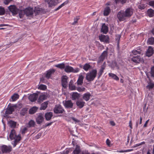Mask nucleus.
Here are the masks:
<instances>
[{
	"label": "nucleus",
	"mask_w": 154,
	"mask_h": 154,
	"mask_svg": "<svg viewBox=\"0 0 154 154\" xmlns=\"http://www.w3.org/2000/svg\"><path fill=\"white\" fill-rule=\"evenodd\" d=\"M133 12L134 9L131 8H127L125 11L121 10L117 14V18L120 21H124L126 18L130 17Z\"/></svg>",
	"instance_id": "1"
},
{
	"label": "nucleus",
	"mask_w": 154,
	"mask_h": 154,
	"mask_svg": "<svg viewBox=\"0 0 154 154\" xmlns=\"http://www.w3.org/2000/svg\"><path fill=\"white\" fill-rule=\"evenodd\" d=\"M9 138L11 140H14L12 143L14 147L16 146L21 139L20 135L18 134L17 135L16 131L14 129L11 130L9 135Z\"/></svg>",
	"instance_id": "2"
},
{
	"label": "nucleus",
	"mask_w": 154,
	"mask_h": 154,
	"mask_svg": "<svg viewBox=\"0 0 154 154\" xmlns=\"http://www.w3.org/2000/svg\"><path fill=\"white\" fill-rule=\"evenodd\" d=\"M97 74V71L96 69H93L90 72L86 74V79L88 82L93 81L96 77Z\"/></svg>",
	"instance_id": "3"
},
{
	"label": "nucleus",
	"mask_w": 154,
	"mask_h": 154,
	"mask_svg": "<svg viewBox=\"0 0 154 154\" xmlns=\"http://www.w3.org/2000/svg\"><path fill=\"white\" fill-rule=\"evenodd\" d=\"M54 112L55 114H61L65 112L63 107L60 104L55 106L53 109Z\"/></svg>",
	"instance_id": "4"
},
{
	"label": "nucleus",
	"mask_w": 154,
	"mask_h": 154,
	"mask_svg": "<svg viewBox=\"0 0 154 154\" xmlns=\"http://www.w3.org/2000/svg\"><path fill=\"white\" fill-rule=\"evenodd\" d=\"M79 69L78 68H76L74 69L72 67L68 65L65 66L64 71L67 73L73 72L77 73L79 71Z\"/></svg>",
	"instance_id": "5"
},
{
	"label": "nucleus",
	"mask_w": 154,
	"mask_h": 154,
	"mask_svg": "<svg viewBox=\"0 0 154 154\" xmlns=\"http://www.w3.org/2000/svg\"><path fill=\"white\" fill-rule=\"evenodd\" d=\"M34 11L37 14H45L47 10L38 7H36L35 8Z\"/></svg>",
	"instance_id": "6"
},
{
	"label": "nucleus",
	"mask_w": 154,
	"mask_h": 154,
	"mask_svg": "<svg viewBox=\"0 0 154 154\" xmlns=\"http://www.w3.org/2000/svg\"><path fill=\"white\" fill-rule=\"evenodd\" d=\"M44 116L42 113L38 114L36 119V121L38 124H41L44 121Z\"/></svg>",
	"instance_id": "7"
},
{
	"label": "nucleus",
	"mask_w": 154,
	"mask_h": 154,
	"mask_svg": "<svg viewBox=\"0 0 154 154\" xmlns=\"http://www.w3.org/2000/svg\"><path fill=\"white\" fill-rule=\"evenodd\" d=\"M63 103L66 108L71 109L73 107V103L71 100L63 101Z\"/></svg>",
	"instance_id": "8"
},
{
	"label": "nucleus",
	"mask_w": 154,
	"mask_h": 154,
	"mask_svg": "<svg viewBox=\"0 0 154 154\" xmlns=\"http://www.w3.org/2000/svg\"><path fill=\"white\" fill-rule=\"evenodd\" d=\"M12 147L11 146H8L4 145L2 147V151L3 153L10 152L12 151Z\"/></svg>",
	"instance_id": "9"
},
{
	"label": "nucleus",
	"mask_w": 154,
	"mask_h": 154,
	"mask_svg": "<svg viewBox=\"0 0 154 154\" xmlns=\"http://www.w3.org/2000/svg\"><path fill=\"white\" fill-rule=\"evenodd\" d=\"M99 38L101 42H103L106 43H109V38L108 35H101L99 36Z\"/></svg>",
	"instance_id": "10"
},
{
	"label": "nucleus",
	"mask_w": 154,
	"mask_h": 154,
	"mask_svg": "<svg viewBox=\"0 0 154 154\" xmlns=\"http://www.w3.org/2000/svg\"><path fill=\"white\" fill-rule=\"evenodd\" d=\"M8 8L10 11L12 13L13 15H15L17 14L18 9L15 6L11 5Z\"/></svg>",
	"instance_id": "11"
},
{
	"label": "nucleus",
	"mask_w": 154,
	"mask_h": 154,
	"mask_svg": "<svg viewBox=\"0 0 154 154\" xmlns=\"http://www.w3.org/2000/svg\"><path fill=\"white\" fill-rule=\"evenodd\" d=\"M23 11L24 14L27 16H31L33 14V9L30 7L26 8Z\"/></svg>",
	"instance_id": "12"
},
{
	"label": "nucleus",
	"mask_w": 154,
	"mask_h": 154,
	"mask_svg": "<svg viewBox=\"0 0 154 154\" xmlns=\"http://www.w3.org/2000/svg\"><path fill=\"white\" fill-rule=\"evenodd\" d=\"M107 51H104L103 52L101 55L99 57V60L97 61L98 63H100L103 61L105 57L107 56Z\"/></svg>",
	"instance_id": "13"
},
{
	"label": "nucleus",
	"mask_w": 154,
	"mask_h": 154,
	"mask_svg": "<svg viewBox=\"0 0 154 154\" xmlns=\"http://www.w3.org/2000/svg\"><path fill=\"white\" fill-rule=\"evenodd\" d=\"M131 60L136 63H139L140 62H143V59L140 56L137 55L133 57L131 59Z\"/></svg>",
	"instance_id": "14"
},
{
	"label": "nucleus",
	"mask_w": 154,
	"mask_h": 154,
	"mask_svg": "<svg viewBox=\"0 0 154 154\" xmlns=\"http://www.w3.org/2000/svg\"><path fill=\"white\" fill-rule=\"evenodd\" d=\"M76 103L78 107L80 109H81L84 106L85 103L82 99H80L76 101Z\"/></svg>",
	"instance_id": "15"
},
{
	"label": "nucleus",
	"mask_w": 154,
	"mask_h": 154,
	"mask_svg": "<svg viewBox=\"0 0 154 154\" xmlns=\"http://www.w3.org/2000/svg\"><path fill=\"white\" fill-rule=\"evenodd\" d=\"M38 97V94L37 93H33L30 94L29 97V99L32 102L35 101Z\"/></svg>",
	"instance_id": "16"
},
{
	"label": "nucleus",
	"mask_w": 154,
	"mask_h": 154,
	"mask_svg": "<svg viewBox=\"0 0 154 154\" xmlns=\"http://www.w3.org/2000/svg\"><path fill=\"white\" fill-rule=\"evenodd\" d=\"M14 106H8V107L6 109L5 115L6 116H7V115H9L12 114V112L14 111Z\"/></svg>",
	"instance_id": "17"
},
{
	"label": "nucleus",
	"mask_w": 154,
	"mask_h": 154,
	"mask_svg": "<svg viewBox=\"0 0 154 154\" xmlns=\"http://www.w3.org/2000/svg\"><path fill=\"white\" fill-rule=\"evenodd\" d=\"M67 79L68 77L66 75L63 76L62 77L61 82L62 85L64 88H66L67 87Z\"/></svg>",
	"instance_id": "18"
},
{
	"label": "nucleus",
	"mask_w": 154,
	"mask_h": 154,
	"mask_svg": "<svg viewBox=\"0 0 154 154\" xmlns=\"http://www.w3.org/2000/svg\"><path fill=\"white\" fill-rule=\"evenodd\" d=\"M55 70L54 69H50L46 72L45 76L47 79L50 78L52 74H53L55 72Z\"/></svg>",
	"instance_id": "19"
},
{
	"label": "nucleus",
	"mask_w": 154,
	"mask_h": 154,
	"mask_svg": "<svg viewBox=\"0 0 154 154\" xmlns=\"http://www.w3.org/2000/svg\"><path fill=\"white\" fill-rule=\"evenodd\" d=\"M154 53V50L151 46H149L146 52V56L150 57Z\"/></svg>",
	"instance_id": "20"
},
{
	"label": "nucleus",
	"mask_w": 154,
	"mask_h": 154,
	"mask_svg": "<svg viewBox=\"0 0 154 154\" xmlns=\"http://www.w3.org/2000/svg\"><path fill=\"white\" fill-rule=\"evenodd\" d=\"M106 63L105 62H104L103 65L101 66V68L100 69L98 73L99 77H100L102 74L103 70L105 69L106 67Z\"/></svg>",
	"instance_id": "21"
},
{
	"label": "nucleus",
	"mask_w": 154,
	"mask_h": 154,
	"mask_svg": "<svg viewBox=\"0 0 154 154\" xmlns=\"http://www.w3.org/2000/svg\"><path fill=\"white\" fill-rule=\"evenodd\" d=\"M45 2L47 3L49 7L56 5V4L54 0H45Z\"/></svg>",
	"instance_id": "22"
},
{
	"label": "nucleus",
	"mask_w": 154,
	"mask_h": 154,
	"mask_svg": "<svg viewBox=\"0 0 154 154\" xmlns=\"http://www.w3.org/2000/svg\"><path fill=\"white\" fill-rule=\"evenodd\" d=\"M53 113L51 112H47L45 115V119L47 121L50 120L51 119Z\"/></svg>",
	"instance_id": "23"
},
{
	"label": "nucleus",
	"mask_w": 154,
	"mask_h": 154,
	"mask_svg": "<svg viewBox=\"0 0 154 154\" xmlns=\"http://www.w3.org/2000/svg\"><path fill=\"white\" fill-rule=\"evenodd\" d=\"M9 126L11 128H15L16 126L17 122L12 120H10L8 122Z\"/></svg>",
	"instance_id": "24"
},
{
	"label": "nucleus",
	"mask_w": 154,
	"mask_h": 154,
	"mask_svg": "<svg viewBox=\"0 0 154 154\" xmlns=\"http://www.w3.org/2000/svg\"><path fill=\"white\" fill-rule=\"evenodd\" d=\"M101 31L103 33L106 34L108 31V27L105 23H103L102 26Z\"/></svg>",
	"instance_id": "25"
},
{
	"label": "nucleus",
	"mask_w": 154,
	"mask_h": 154,
	"mask_svg": "<svg viewBox=\"0 0 154 154\" xmlns=\"http://www.w3.org/2000/svg\"><path fill=\"white\" fill-rule=\"evenodd\" d=\"M111 11V10L110 8L108 7H106L104 10L103 15L104 16H107L109 14Z\"/></svg>",
	"instance_id": "26"
},
{
	"label": "nucleus",
	"mask_w": 154,
	"mask_h": 154,
	"mask_svg": "<svg viewBox=\"0 0 154 154\" xmlns=\"http://www.w3.org/2000/svg\"><path fill=\"white\" fill-rule=\"evenodd\" d=\"M79 97V94L77 92H74L72 95V99L73 100L78 99Z\"/></svg>",
	"instance_id": "27"
},
{
	"label": "nucleus",
	"mask_w": 154,
	"mask_h": 154,
	"mask_svg": "<svg viewBox=\"0 0 154 154\" xmlns=\"http://www.w3.org/2000/svg\"><path fill=\"white\" fill-rule=\"evenodd\" d=\"M91 96L89 93H86L84 94L83 98L85 101H88L89 100Z\"/></svg>",
	"instance_id": "28"
},
{
	"label": "nucleus",
	"mask_w": 154,
	"mask_h": 154,
	"mask_svg": "<svg viewBox=\"0 0 154 154\" xmlns=\"http://www.w3.org/2000/svg\"><path fill=\"white\" fill-rule=\"evenodd\" d=\"M84 79V77L82 75H79L77 81L78 85H82L83 83Z\"/></svg>",
	"instance_id": "29"
},
{
	"label": "nucleus",
	"mask_w": 154,
	"mask_h": 154,
	"mask_svg": "<svg viewBox=\"0 0 154 154\" xmlns=\"http://www.w3.org/2000/svg\"><path fill=\"white\" fill-rule=\"evenodd\" d=\"M38 108L36 106H34L31 108L29 110V113L33 114L37 111Z\"/></svg>",
	"instance_id": "30"
},
{
	"label": "nucleus",
	"mask_w": 154,
	"mask_h": 154,
	"mask_svg": "<svg viewBox=\"0 0 154 154\" xmlns=\"http://www.w3.org/2000/svg\"><path fill=\"white\" fill-rule=\"evenodd\" d=\"M19 97V95L17 93H14L11 97V99L13 101H16Z\"/></svg>",
	"instance_id": "31"
},
{
	"label": "nucleus",
	"mask_w": 154,
	"mask_h": 154,
	"mask_svg": "<svg viewBox=\"0 0 154 154\" xmlns=\"http://www.w3.org/2000/svg\"><path fill=\"white\" fill-rule=\"evenodd\" d=\"M69 88L71 90H75L76 89V87L73 84V81L71 80L69 85Z\"/></svg>",
	"instance_id": "32"
},
{
	"label": "nucleus",
	"mask_w": 154,
	"mask_h": 154,
	"mask_svg": "<svg viewBox=\"0 0 154 154\" xmlns=\"http://www.w3.org/2000/svg\"><path fill=\"white\" fill-rule=\"evenodd\" d=\"M45 98L46 97L45 95L43 94L41 95L38 100V102L39 103H41L44 100H45Z\"/></svg>",
	"instance_id": "33"
},
{
	"label": "nucleus",
	"mask_w": 154,
	"mask_h": 154,
	"mask_svg": "<svg viewBox=\"0 0 154 154\" xmlns=\"http://www.w3.org/2000/svg\"><path fill=\"white\" fill-rule=\"evenodd\" d=\"M48 103L45 102L43 103L41 105L40 108V110H45L47 107Z\"/></svg>",
	"instance_id": "34"
},
{
	"label": "nucleus",
	"mask_w": 154,
	"mask_h": 154,
	"mask_svg": "<svg viewBox=\"0 0 154 154\" xmlns=\"http://www.w3.org/2000/svg\"><path fill=\"white\" fill-rule=\"evenodd\" d=\"M55 66L62 69H65V64L64 63H62L55 65Z\"/></svg>",
	"instance_id": "35"
},
{
	"label": "nucleus",
	"mask_w": 154,
	"mask_h": 154,
	"mask_svg": "<svg viewBox=\"0 0 154 154\" xmlns=\"http://www.w3.org/2000/svg\"><path fill=\"white\" fill-rule=\"evenodd\" d=\"M80 147L79 146L77 145L75 149L73 151V153L74 154H79L80 152Z\"/></svg>",
	"instance_id": "36"
},
{
	"label": "nucleus",
	"mask_w": 154,
	"mask_h": 154,
	"mask_svg": "<svg viewBox=\"0 0 154 154\" xmlns=\"http://www.w3.org/2000/svg\"><path fill=\"white\" fill-rule=\"evenodd\" d=\"M91 67L89 63H86L84 65L83 68L85 70L87 71Z\"/></svg>",
	"instance_id": "37"
},
{
	"label": "nucleus",
	"mask_w": 154,
	"mask_h": 154,
	"mask_svg": "<svg viewBox=\"0 0 154 154\" xmlns=\"http://www.w3.org/2000/svg\"><path fill=\"white\" fill-rule=\"evenodd\" d=\"M154 10L153 11L152 9H150L148 10L147 11V13L148 16L150 17H153L154 15Z\"/></svg>",
	"instance_id": "38"
},
{
	"label": "nucleus",
	"mask_w": 154,
	"mask_h": 154,
	"mask_svg": "<svg viewBox=\"0 0 154 154\" xmlns=\"http://www.w3.org/2000/svg\"><path fill=\"white\" fill-rule=\"evenodd\" d=\"M109 76L111 77L113 79L116 80H119V78L118 77L114 74L112 73H109Z\"/></svg>",
	"instance_id": "39"
},
{
	"label": "nucleus",
	"mask_w": 154,
	"mask_h": 154,
	"mask_svg": "<svg viewBox=\"0 0 154 154\" xmlns=\"http://www.w3.org/2000/svg\"><path fill=\"white\" fill-rule=\"evenodd\" d=\"M27 109L26 108H23L20 111V114L23 116H24L27 112Z\"/></svg>",
	"instance_id": "40"
},
{
	"label": "nucleus",
	"mask_w": 154,
	"mask_h": 154,
	"mask_svg": "<svg viewBox=\"0 0 154 154\" xmlns=\"http://www.w3.org/2000/svg\"><path fill=\"white\" fill-rule=\"evenodd\" d=\"M68 3V1H67L63 3H62L56 9H55L54 10V11H57L59 10L60 8H61L62 7L64 6L65 5L67 4Z\"/></svg>",
	"instance_id": "41"
},
{
	"label": "nucleus",
	"mask_w": 154,
	"mask_h": 154,
	"mask_svg": "<svg viewBox=\"0 0 154 154\" xmlns=\"http://www.w3.org/2000/svg\"><path fill=\"white\" fill-rule=\"evenodd\" d=\"M127 0H115L114 4L117 5L119 2H121L122 4H123L126 3Z\"/></svg>",
	"instance_id": "42"
},
{
	"label": "nucleus",
	"mask_w": 154,
	"mask_h": 154,
	"mask_svg": "<svg viewBox=\"0 0 154 154\" xmlns=\"http://www.w3.org/2000/svg\"><path fill=\"white\" fill-rule=\"evenodd\" d=\"M35 121L32 120H30L28 123V125L29 127H33L35 125Z\"/></svg>",
	"instance_id": "43"
},
{
	"label": "nucleus",
	"mask_w": 154,
	"mask_h": 154,
	"mask_svg": "<svg viewBox=\"0 0 154 154\" xmlns=\"http://www.w3.org/2000/svg\"><path fill=\"white\" fill-rule=\"evenodd\" d=\"M47 88V86L45 85H40L38 89L41 90H45Z\"/></svg>",
	"instance_id": "44"
},
{
	"label": "nucleus",
	"mask_w": 154,
	"mask_h": 154,
	"mask_svg": "<svg viewBox=\"0 0 154 154\" xmlns=\"http://www.w3.org/2000/svg\"><path fill=\"white\" fill-rule=\"evenodd\" d=\"M121 35H116V40L117 42L118 45H119V40L121 38Z\"/></svg>",
	"instance_id": "45"
},
{
	"label": "nucleus",
	"mask_w": 154,
	"mask_h": 154,
	"mask_svg": "<svg viewBox=\"0 0 154 154\" xmlns=\"http://www.w3.org/2000/svg\"><path fill=\"white\" fill-rule=\"evenodd\" d=\"M79 17H76L74 18V22L72 23V25L76 24L78 22V21L79 20Z\"/></svg>",
	"instance_id": "46"
},
{
	"label": "nucleus",
	"mask_w": 154,
	"mask_h": 154,
	"mask_svg": "<svg viewBox=\"0 0 154 154\" xmlns=\"http://www.w3.org/2000/svg\"><path fill=\"white\" fill-rule=\"evenodd\" d=\"M148 43L149 45H152L154 43V38H152L148 40Z\"/></svg>",
	"instance_id": "47"
},
{
	"label": "nucleus",
	"mask_w": 154,
	"mask_h": 154,
	"mask_svg": "<svg viewBox=\"0 0 154 154\" xmlns=\"http://www.w3.org/2000/svg\"><path fill=\"white\" fill-rule=\"evenodd\" d=\"M5 10L4 8L0 7V15H2L5 14Z\"/></svg>",
	"instance_id": "48"
},
{
	"label": "nucleus",
	"mask_w": 154,
	"mask_h": 154,
	"mask_svg": "<svg viewBox=\"0 0 154 154\" xmlns=\"http://www.w3.org/2000/svg\"><path fill=\"white\" fill-rule=\"evenodd\" d=\"M150 73L152 77H154V66L151 67Z\"/></svg>",
	"instance_id": "49"
},
{
	"label": "nucleus",
	"mask_w": 154,
	"mask_h": 154,
	"mask_svg": "<svg viewBox=\"0 0 154 154\" xmlns=\"http://www.w3.org/2000/svg\"><path fill=\"white\" fill-rule=\"evenodd\" d=\"M76 89L79 92H82L85 91V88L83 87H78Z\"/></svg>",
	"instance_id": "50"
},
{
	"label": "nucleus",
	"mask_w": 154,
	"mask_h": 154,
	"mask_svg": "<svg viewBox=\"0 0 154 154\" xmlns=\"http://www.w3.org/2000/svg\"><path fill=\"white\" fill-rule=\"evenodd\" d=\"M24 11H20L19 13V15L20 18H22L24 16Z\"/></svg>",
	"instance_id": "51"
},
{
	"label": "nucleus",
	"mask_w": 154,
	"mask_h": 154,
	"mask_svg": "<svg viewBox=\"0 0 154 154\" xmlns=\"http://www.w3.org/2000/svg\"><path fill=\"white\" fill-rule=\"evenodd\" d=\"M141 51H137L136 50H134L132 51V53L134 55H136L137 54H141Z\"/></svg>",
	"instance_id": "52"
},
{
	"label": "nucleus",
	"mask_w": 154,
	"mask_h": 154,
	"mask_svg": "<svg viewBox=\"0 0 154 154\" xmlns=\"http://www.w3.org/2000/svg\"><path fill=\"white\" fill-rule=\"evenodd\" d=\"M27 128L26 127H24L21 130V133L23 134H24L26 132Z\"/></svg>",
	"instance_id": "53"
},
{
	"label": "nucleus",
	"mask_w": 154,
	"mask_h": 154,
	"mask_svg": "<svg viewBox=\"0 0 154 154\" xmlns=\"http://www.w3.org/2000/svg\"><path fill=\"white\" fill-rule=\"evenodd\" d=\"M12 0H3V2L4 4L6 5H8Z\"/></svg>",
	"instance_id": "54"
},
{
	"label": "nucleus",
	"mask_w": 154,
	"mask_h": 154,
	"mask_svg": "<svg viewBox=\"0 0 154 154\" xmlns=\"http://www.w3.org/2000/svg\"><path fill=\"white\" fill-rule=\"evenodd\" d=\"M132 149H127L125 150H121V151H117V152H129L132 150Z\"/></svg>",
	"instance_id": "55"
},
{
	"label": "nucleus",
	"mask_w": 154,
	"mask_h": 154,
	"mask_svg": "<svg viewBox=\"0 0 154 154\" xmlns=\"http://www.w3.org/2000/svg\"><path fill=\"white\" fill-rule=\"evenodd\" d=\"M69 152V149H66L61 153V154H68Z\"/></svg>",
	"instance_id": "56"
},
{
	"label": "nucleus",
	"mask_w": 154,
	"mask_h": 154,
	"mask_svg": "<svg viewBox=\"0 0 154 154\" xmlns=\"http://www.w3.org/2000/svg\"><path fill=\"white\" fill-rule=\"evenodd\" d=\"M149 5L154 8V1H151L149 2Z\"/></svg>",
	"instance_id": "57"
},
{
	"label": "nucleus",
	"mask_w": 154,
	"mask_h": 154,
	"mask_svg": "<svg viewBox=\"0 0 154 154\" xmlns=\"http://www.w3.org/2000/svg\"><path fill=\"white\" fill-rule=\"evenodd\" d=\"M154 87V85L152 83L150 84L147 86V87L149 89H152Z\"/></svg>",
	"instance_id": "58"
},
{
	"label": "nucleus",
	"mask_w": 154,
	"mask_h": 154,
	"mask_svg": "<svg viewBox=\"0 0 154 154\" xmlns=\"http://www.w3.org/2000/svg\"><path fill=\"white\" fill-rule=\"evenodd\" d=\"M71 119H72L73 120L75 121V123L79 122H80V121L79 120L76 119L74 117H72Z\"/></svg>",
	"instance_id": "59"
},
{
	"label": "nucleus",
	"mask_w": 154,
	"mask_h": 154,
	"mask_svg": "<svg viewBox=\"0 0 154 154\" xmlns=\"http://www.w3.org/2000/svg\"><path fill=\"white\" fill-rule=\"evenodd\" d=\"M106 144L108 146H109L110 145V140L108 139H107L106 140Z\"/></svg>",
	"instance_id": "60"
},
{
	"label": "nucleus",
	"mask_w": 154,
	"mask_h": 154,
	"mask_svg": "<svg viewBox=\"0 0 154 154\" xmlns=\"http://www.w3.org/2000/svg\"><path fill=\"white\" fill-rule=\"evenodd\" d=\"M145 6L144 5H140L139 6V8L141 10L145 8Z\"/></svg>",
	"instance_id": "61"
},
{
	"label": "nucleus",
	"mask_w": 154,
	"mask_h": 154,
	"mask_svg": "<svg viewBox=\"0 0 154 154\" xmlns=\"http://www.w3.org/2000/svg\"><path fill=\"white\" fill-rule=\"evenodd\" d=\"M129 126L130 127L131 129L132 128V121L131 120L129 122Z\"/></svg>",
	"instance_id": "62"
},
{
	"label": "nucleus",
	"mask_w": 154,
	"mask_h": 154,
	"mask_svg": "<svg viewBox=\"0 0 154 154\" xmlns=\"http://www.w3.org/2000/svg\"><path fill=\"white\" fill-rule=\"evenodd\" d=\"M149 121V119H148L146 121L145 124L144 125L143 127H146L147 126V125Z\"/></svg>",
	"instance_id": "63"
},
{
	"label": "nucleus",
	"mask_w": 154,
	"mask_h": 154,
	"mask_svg": "<svg viewBox=\"0 0 154 154\" xmlns=\"http://www.w3.org/2000/svg\"><path fill=\"white\" fill-rule=\"evenodd\" d=\"M142 118L141 116L140 118V122H139V124H142Z\"/></svg>",
	"instance_id": "64"
}]
</instances>
